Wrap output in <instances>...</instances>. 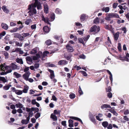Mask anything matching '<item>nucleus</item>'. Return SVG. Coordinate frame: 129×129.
<instances>
[{"label": "nucleus", "mask_w": 129, "mask_h": 129, "mask_svg": "<svg viewBox=\"0 0 129 129\" xmlns=\"http://www.w3.org/2000/svg\"><path fill=\"white\" fill-rule=\"evenodd\" d=\"M40 116V113L38 112L35 115V118L37 119Z\"/></svg>", "instance_id": "de8ad7c7"}, {"label": "nucleus", "mask_w": 129, "mask_h": 129, "mask_svg": "<svg viewBox=\"0 0 129 129\" xmlns=\"http://www.w3.org/2000/svg\"><path fill=\"white\" fill-rule=\"evenodd\" d=\"M86 16L85 14H82L80 16V19L81 21H83L86 19Z\"/></svg>", "instance_id": "b1692460"}, {"label": "nucleus", "mask_w": 129, "mask_h": 129, "mask_svg": "<svg viewBox=\"0 0 129 129\" xmlns=\"http://www.w3.org/2000/svg\"><path fill=\"white\" fill-rule=\"evenodd\" d=\"M35 8L36 6L33 4H32L28 6V9L29 11L28 13L30 16L33 15L36 13L37 11Z\"/></svg>", "instance_id": "f257e3e1"}, {"label": "nucleus", "mask_w": 129, "mask_h": 129, "mask_svg": "<svg viewBox=\"0 0 129 129\" xmlns=\"http://www.w3.org/2000/svg\"><path fill=\"white\" fill-rule=\"evenodd\" d=\"M68 62L65 60H60L58 62V63L59 65H65L68 64Z\"/></svg>", "instance_id": "9b49d317"}, {"label": "nucleus", "mask_w": 129, "mask_h": 129, "mask_svg": "<svg viewBox=\"0 0 129 129\" xmlns=\"http://www.w3.org/2000/svg\"><path fill=\"white\" fill-rule=\"evenodd\" d=\"M18 38L20 41H22L24 39V37L20 35Z\"/></svg>", "instance_id": "864d4df0"}, {"label": "nucleus", "mask_w": 129, "mask_h": 129, "mask_svg": "<svg viewBox=\"0 0 129 129\" xmlns=\"http://www.w3.org/2000/svg\"><path fill=\"white\" fill-rule=\"evenodd\" d=\"M70 118L71 119L77 120L79 121L80 119V118H78L77 117L74 116H70Z\"/></svg>", "instance_id": "e433bc0d"}, {"label": "nucleus", "mask_w": 129, "mask_h": 129, "mask_svg": "<svg viewBox=\"0 0 129 129\" xmlns=\"http://www.w3.org/2000/svg\"><path fill=\"white\" fill-rule=\"evenodd\" d=\"M119 18V15L115 13H109L105 18V19L108 20H110L111 18Z\"/></svg>", "instance_id": "7ed1b4c3"}, {"label": "nucleus", "mask_w": 129, "mask_h": 129, "mask_svg": "<svg viewBox=\"0 0 129 129\" xmlns=\"http://www.w3.org/2000/svg\"><path fill=\"white\" fill-rule=\"evenodd\" d=\"M83 39H82V38H80L78 39V40L79 41V43L82 44L83 45H85V43L83 42Z\"/></svg>", "instance_id": "72a5a7b5"}, {"label": "nucleus", "mask_w": 129, "mask_h": 129, "mask_svg": "<svg viewBox=\"0 0 129 129\" xmlns=\"http://www.w3.org/2000/svg\"><path fill=\"white\" fill-rule=\"evenodd\" d=\"M118 49L119 51L121 52V44L120 43H118Z\"/></svg>", "instance_id": "603ef678"}, {"label": "nucleus", "mask_w": 129, "mask_h": 129, "mask_svg": "<svg viewBox=\"0 0 129 129\" xmlns=\"http://www.w3.org/2000/svg\"><path fill=\"white\" fill-rule=\"evenodd\" d=\"M31 110L32 111H35V113H36V112H38L39 111V109L38 108L36 107V108H34V107H32L31 108Z\"/></svg>", "instance_id": "c85d7f7f"}, {"label": "nucleus", "mask_w": 129, "mask_h": 129, "mask_svg": "<svg viewBox=\"0 0 129 129\" xmlns=\"http://www.w3.org/2000/svg\"><path fill=\"white\" fill-rule=\"evenodd\" d=\"M16 61L17 62L21 64H23V62L22 59L17 58L16 59Z\"/></svg>", "instance_id": "5701e85b"}, {"label": "nucleus", "mask_w": 129, "mask_h": 129, "mask_svg": "<svg viewBox=\"0 0 129 129\" xmlns=\"http://www.w3.org/2000/svg\"><path fill=\"white\" fill-rule=\"evenodd\" d=\"M13 75L15 76L17 78H19L21 77L20 74H18L16 72H14L13 73Z\"/></svg>", "instance_id": "bb28decb"}, {"label": "nucleus", "mask_w": 129, "mask_h": 129, "mask_svg": "<svg viewBox=\"0 0 129 129\" xmlns=\"http://www.w3.org/2000/svg\"><path fill=\"white\" fill-rule=\"evenodd\" d=\"M55 12L57 14H60L61 13V10L58 8H57L55 10Z\"/></svg>", "instance_id": "473e14b6"}, {"label": "nucleus", "mask_w": 129, "mask_h": 129, "mask_svg": "<svg viewBox=\"0 0 129 129\" xmlns=\"http://www.w3.org/2000/svg\"><path fill=\"white\" fill-rule=\"evenodd\" d=\"M31 19H27L25 21V23L26 24H28L29 23H31Z\"/></svg>", "instance_id": "09e8293b"}, {"label": "nucleus", "mask_w": 129, "mask_h": 129, "mask_svg": "<svg viewBox=\"0 0 129 129\" xmlns=\"http://www.w3.org/2000/svg\"><path fill=\"white\" fill-rule=\"evenodd\" d=\"M37 52V50L35 48L33 49L31 51V53L33 54H35Z\"/></svg>", "instance_id": "c03bdc74"}, {"label": "nucleus", "mask_w": 129, "mask_h": 129, "mask_svg": "<svg viewBox=\"0 0 129 129\" xmlns=\"http://www.w3.org/2000/svg\"><path fill=\"white\" fill-rule=\"evenodd\" d=\"M99 18L97 17L95 18L93 20V22L95 24H98L99 23Z\"/></svg>", "instance_id": "f704fd0d"}, {"label": "nucleus", "mask_w": 129, "mask_h": 129, "mask_svg": "<svg viewBox=\"0 0 129 129\" xmlns=\"http://www.w3.org/2000/svg\"><path fill=\"white\" fill-rule=\"evenodd\" d=\"M10 69H11L12 70H15L17 69V66L13 63H12L11 65H10Z\"/></svg>", "instance_id": "9d476101"}, {"label": "nucleus", "mask_w": 129, "mask_h": 129, "mask_svg": "<svg viewBox=\"0 0 129 129\" xmlns=\"http://www.w3.org/2000/svg\"><path fill=\"white\" fill-rule=\"evenodd\" d=\"M102 10L103 11H104L106 12H108L109 11V7H106L105 8H103Z\"/></svg>", "instance_id": "c9c22d12"}, {"label": "nucleus", "mask_w": 129, "mask_h": 129, "mask_svg": "<svg viewBox=\"0 0 129 129\" xmlns=\"http://www.w3.org/2000/svg\"><path fill=\"white\" fill-rule=\"evenodd\" d=\"M11 89L13 90V92H15V93L17 95H20L22 93V90H16L14 87H12L11 88Z\"/></svg>", "instance_id": "423d86ee"}, {"label": "nucleus", "mask_w": 129, "mask_h": 129, "mask_svg": "<svg viewBox=\"0 0 129 129\" xmlns=\"http://www.w3.org/2000/svg\"><path fill=\"white\" fill-rule=\"evenodd\" d=\"M11 86V85H6L3 87L4 89L7 90L9 89L10 87Z\"/></svg>", "instance_id": "7c9ffc66"}, {"label": "nucleus", "mask_w": 129, "mask_h": 129, "mask_svg": "<svg viewBox=\"0 0 129 129\" xmlns=\"http://www.w3.org/2000/svg\"><path fill=\"white\" fill-rule=\"evenodd\" d=\"M66 47L67 49V51L69 52H72L73 51V47L72 46H70L69 45V44H67L66 45Z\"/></svg>", "instance_id": "f8f14e48"}, {"label": "nucleus", "mask_w": 129, "mask_h": 129, "mask_svg": "<svg viewBox=\"0 0 129 129\" xmlns=\"http://www.w3.org/2000/svg\"><path fill=\"white\" fill-rule=\"evenodd\" d=\"M78 92L80 95H82L83 93V92L81 90V87L80 86H79Z\"/></svg>", "instance_id": "a18cd8bd"}, {"label": "nucleus", "mask_w": 129, "mask_h": 129, "mask_svg": "<svg viewBox=\"0 0 129 129\" xmlns=\"http://www.w3.org/2000/svg\"><path fill=\"white\" fill-rule=\"evenodd\" d=\"M112 94L111 92H109L107 93V96L109 98H111L112 97Z\"/></svg>", "instance_id": "5fc2aeb1"}, {"label": "nucleus", "mask_w": 129, "mask_h": 129, "mask_svg": "<svg viewBox=\"0 0 129 129\" xmlns=\"http://www.w3.org/2000/svg\"><path fill=\"white\" fill-rule=\"evenodd\" d=\"M64 57V58H66L67 60H70V61H71L72 60L71 59V56L68 55H67L65 56Z\"/></svg>", "instance_id": "49530a36"}, {"label": "nucleus", "mask_w": 129, "mask_h": 129, "mask_svg": "<svg viewBox=\"0 0 129 129\" xmlns=\"http://www.w3.org/2000/svg\"><path fill=\"white\" fill-rule=\"evenodd\" d=\"M17 23L18 24H22V23L20 21H18L17 22L16 21H14V22H11L10 23V24H16Z\"/></svg>", "instance_id": "4c0bfd02"}, {"label": "nucleus", "mask_w": 129, "mask_h": 129, "mask_svg": "<svg viewBox=\"0 0 129 129\" xmlns=\"http://www.w3.org/2000/svg\"><path fill=\"white\" fill-rule=\"evenodd\" d=\"M48 71L50 73V78L51 79H52L55 76L54 71L50 69H48Z\"/></svg>", "instance_id": "2eb2a0df"}, {"label": "nucleus", "mask_w": 129, "mask_h": 129, "mask_svg": "<svg viewBox=\"0 0 129 129\" xmlns=\"http://www.w3.org/2000/svg\"><path fill=\"white\" fill-rule=\"evenodd\" d=\"M2 28L5 29H7L8 28L7 25H1Z\"/></svg>", "instance_id": "79ce46f5"}, {"label": "nucleus", "mask_w": 129, "mask_h": 129, "mask_svg": "<svg viewBox=\"0 0 129 129\" xmlns=\"http://www.w3.org/2000/svg\"><path fill=\"white\" fill-rule=\"evenodd\" d=\"M33 111H32V110L28 113V116L29 117H31L33 116Z\"/></svg>", "instance_id": "338daca9"}, {"label": "nucleus", "mask_w": 129, "mask_h": 129, "mask_svg": "<svg viewBox=\"0 0 129 129\" xmlns=\"http://www.w3.org/2000/svg\"><path fill=\"white\" fill-rule=\"evenodd\" d=\"M12 70L11 69L8 70V71L6 72H5V71L4 72V75H6L8 73H10L12 72Z\"/></svg>", "instance_id": "bf43d9fd"}, {"label": "nucleus", "mask_w": 129, "mask_h": 129, "mask_svg": "<svg viewBox=\"0 0 129 129\" xmlns=\"http://www.w3.org/2000/svg\"><path fill=\"white\" fill-rule=\"evenodd\" d=\"M119 34V32H117L114 35V38L115 40L117 41L118 39Z\"/></svg>", "instance_id": "aec40b11"}, {"label": "nucleus", "mask_w": 129, "mask_h": 129, "mask_svg": "<svg viewBox=\"0 0 129 129\" xmlns=\"http://www.w3.org/2000/svg\"><path fill=\"white\" fill-rule=\"evenodd\" d=\"M75 95L74 93H72L69 95L70 98L71 99H73L75 98Z\"/></svg>", "instance_id": "8fccbe9b"}, {"label": "nucleus", "mask_w": 129, "mask_h": 129, "mask_svg": "<svg viewBox=\"0 0 129 129\" xmlns=\"http://www.w3.org/2000/svg\"><path fill=\"white\" fill-rule=\"evenodd\" d=\"M79 72L81 73L84 77H86L87 76V74L86 72L84 71H79Z\"/></svg>", "instance_id": "a19ab883"}, {"label": "nucleus", "mask_w": 129, "mask_h": 129, "mask_svg": "<svg viewBox=\"0 0 129 129\" xmlns=\"http://www.w3.org/2000/svg\"><path fill=\"white\" fill-rule=\"evenodd\" d=\"M106 91L107 92H110L111 91V87L110 86H109L107 89L106 88Z\"/></svg>", "instance_id": "052dcab7"}, {"label": "nucleus", "mask_w": 129, "mask_h": 129, "mask_svg": "<svg viewBox=\"0 0 129 129\" xmlns=\"http://www.w3.org/2000/svg\"><path fill=\"white\" fill-rule=\"evenodd\" d=\"M21 122L23 124H27L28 123L27 122L26 120L24 119L22 120Z\"/></svg>", "instance_id": "4d7b16f0"}, {"label": "nucleus", "mask_w": 129, "mask_h": 129, "mask_svg": "<svg viewBox=\"0 0 129 129\" xmlns=\"http://www.w3.org/2000/svg\"><path fill=\"white\" fill-rule=\"evenodd\" d=\"M109 111L111 113H113L114 115L117 116L118 115V114L115 111L114 109H109Z\"/></svg>", "instance_id": "393cba45"}, {"label": "nucleus", "mask_w": 129, "mask_h": 129, "mask_svg": "<svg viewBox=\"0 0 129 129\" xmlns=\"http://www.w3.org/2000/svg\"><path fill=\"white\" fill-rule=\"evenodd\" d=\"M6 64L5 63H4L3 64H1L0 65V70L1 71H5L4 69L5 67Z\"/></svg>", "instance_id": "412c9836"}, {"label": "nucleus", "mask_w": 129, "mask_h": 129, "mask_svg": "<svg viewBox=\"0 0 129 129\" xmlns=\"http://www.w3.org/2000/svg\"><path fill=\"white\" fill-rule=\"evenodd\" d=\"M90 35H88L87 36V37H84V38H83V39L85 41H87V40H88V39H89V37H90Z\"/></svg>", "instance_id": "6e6d98bb"}, {"label": "nucleus", "mask_w": 129, "mask_h": 129, "mask_svg": "<svg viewBox=\"0 0 129 129\" xmlns=\"http://www.w3.org/2000/svg\"><path fill=\"white\" fill-rule=\"evenodd\" d=\"M44 6V11L45 12L47 13L48 12V6L47 5V4L45 3L43 5Z\"/></svg>", "instance_id": "4468645a"}, {"label": "nucleus", "mask_w": 129, "mask_h": 129, "mask_svg": "<svg viewBox=\"0 0 129 129\" xmlns=\"http://www.w3.org/2000/svg\"><path fill=\"white\" fill-rule=\"evenodd\" d=\"M44 31L46 33H48L49 31L50 28L47 26L44 27L43 28Z\"/></svg>", "instance_id": "dca6fc26"}, {"label": "nucleus", "mask_w": 129, "mask_h": 129, "mask_svg": "<svg viewBox=\"0 0 129 129\" xmlns=\"http://www.w3.org/2000/svg\"><path fill=\"white\" fill-rule=\"evenodd\" d=\"M103 116V114L101 113H99L98 114V115H97L96 116V119L99 121H101L103 120V119H101L99 117H101Z\"/></svg>", "instance_id": "6ab92c4d"}, {"label": "nucleus", "mask_w": 129, "mask_h": 129, "mask_svg": "<svg viewBox=\"0 0 129 129\" xmlns=\"http://www.w3.org/2000/svg\"><path fill=\"white\" fill-rule=\"evenodd\" d=\"M105 27L106 29L110 30L113 34H114V28L112 27L111 25H106Z\"/></svg>", "instance_id": "6e6552de"}, {"label": "nucleus", "mask_w": 129, "mask_h": 129, "mask_svg": "<svg viewBox=\"0 0 129 129\" xmlns=\"http://www.w3.org/2000/svg\"><path fill=\"white\" fill-rule=\"evenodd\" d=\"M79 57L81 58L85 59V56L83 54H82L79 56Z\"/></svg>", "instance_id": "774afa93"}, {"label": "nucleus", "mask_w": 129, "mask_h": 129, "mask_svg": "<svg viewBox=\"0 0 129 129\" xmlns=\"http://www.w3.org/2000/svg\"><path fill=\"white\" fill-rule=\"evenodd\" d=\"M15 44L17 46H22V44L21 43H20L18 42H15Z\"/></svg>", "instance_id": "0e129e2a"}, {"label": "nucleus", "mask_w": 129, "mask_h": 129, "mask_svg": "<svg viewBox=\"0 0 129 129\" xmlns=\"http://www.w3.org/2000/svg\"><path fill=\"white\" fill-rule=\"evenodd\" d=\"M108 125V122L105 121L103 122L102 123V125L104 127H107Z\"/></svg>", "instance_id": "a878e982"}, {"label": "nucleus", "mask_w": 129, "mask_h": 129, "mask_svg": "<svg viewBox=\"0 0 129 129\" xmlns=\"http://www.w3.org/2000/svg\"><path fill=\"white\" fill-rule=\"evenodd\" d=\"M55 16L54 13L51 14L50 16V19H49L48 18H45L43 16H42V20L44 21V22L46 23L50 24L49 22L53 21L55 19Z\"/></svg>", "instance_id": "f03ea898"}, {"label": "nucleus", "mask_w": 129, "mask_h": 129, "mask_svg": "<svg viewBox=\"0 0 129 129\" xmlns=\"http://www.w3.org/2000/svg\"><path fill=\"white\" fill-rule=\"evenodd\" d=\"M30 74V73L29 71L26 72L23 75V77L25 80L26 81H28L29 77Z\"/></svg>", "instance_id": "1a4fd4ad"}, {"label": "nucleus", "mask_w": 129, "mask_h": 129, "mask_svg": "<svg viewBox=\"0 0 129 129\" xmlns=\"http://www.w3.org/2000/svg\"><path fill=\"white\" fill-rule=\"evenodd\" d=\"M123 119L126 121H129V118L127 117L126 116H124L123 117Z\"/></svg>", "instance_id": "e2e57ef3"}, {"label": "nucleus", "mask_w": 129, "mask_h": 129, "mask_svg": "<svg viewBox=\"0 0 129 129\" xmlns=\"http://www.w3.org/2000/svg\"><path fill=\"white\" fill-rule=\"evenodd\" d=\"M20 34L18 33H15L14 34V36L15 38H18Z\"/></svg>", "instance_id": "13d9d810"}, {"label": "nucleus", "mask_w": 129, "mask_h": 129, "mask_svg": "<svg viewBox=\"0 0 129 129\" xmlns=\"http://www.w3.org/2000/svg\"><path fill=\"white\" fill-rule=\"evenodd\" d=\"M35 1V2L33 4L36 7H37V8L38 10L41 9H42V7L41 6V4L39 2L38 0H34Z\"/></svg>", "instance_id": "39448f33"}, {"label": "nucleus", "mask_w": 129, "mask_h": 129, "mask_svg": "<svg viewBox=\"0 0 129 129\" xmlns=\"http://www.w3.org/2000/svg\"><path fill=\"white\" fill-rule=\"evenodd\" d=\"M23 25L19 26V27H16L15 28H13L12 29H11L10 30V32L11 33H14L16 32L17 30H21L23 27Z\"/></svg>", "instance_id": "0eeeda50"}, {"label": "nucleus", "mask_w": 129, "mask_h": 129, "mask_svg": "<svg viewBox=\"0 0 129 129\" xmlns=\"http://www.w3.org/2000/svg\"><path fill=\"white\" fill-rule=\"evenodd\" d=\"M16 106L17 108H22L23 107V105L20 103H18L16 104Z\"/></svg>", "instance_id": "58836bf2"}, {"label": "nucleus", "mask_w": 129, "mask_h": 129, "mask_svg": "<svg viewBox=\"0 0 129 129\" xmlns=\"http://www.w3.org/2000/svg\"><path fill=\"white\" fill-rule=\"evenodd\" d=\"M29 88V87L27 86H24V89L22 91V92L24 93H26L27 92Z\"/></svg>", "instance_id": "a211bd4d"}, {"label": "nucleus", "mask_w": 129, "mask_h": 129, "mask_svg": "<svg viewBox=\"0 0 129 129\" xmlns=\"http://www.w3.org/2000/svg\"><path fill=\"white\" fill-rule=\"evenodd\" d=\"M26 60L27 61V63H28L27 61H29L30 62H32L33 60L29 56H27L26 58Z\"/></svg>", "instance_id": "cd10ccee"}, {"label": "nucleus", "mask_w": 129, "mask_h": 129, "mask_svg": "<svg viewBox=\"0 0 129 129\" xmlns=\"http://www.w3.org/2000/svg\"><path fill=\"white\" fill-rule=\"evenodd\" d=\"M100 30V28L99 26H97L94 25L93 26L91 27L90 29V32H94L95 33H97Z\"/></svg>", "instance_id": "20e7f679"}, {"label": "nucleus", "mask_w": 129, "mask_h": 129, "mask_svg": "<svg viewBox=\"0 0 129 129\" xmlns=\"http://www.w3.org/2000/svg\"><path fill=\"white\" fill-rule=\"evenodd\" d=\"M54 38L57 40H59V39H61V36H58L57 35H55L54 36Z\"/></svg>", "instance_id": "3c124183"}, {"label": "nucleus", "mask_w": 129, "mask_h": 129, "mask_svg": "<svg viewBox=\"0 0 129 129\" xmlns=\"http://www.w3.org/2000/svg\"><path fill=\"white\" fill-rule=\"evenodd\" d=\"M0 81H2L3 83H5L7 82V81L5 77H0Z\"/></svg>", "instance_id": "4be33fe9"}, {"label": "nucleus", "mask_w": 129, "mask_h": 129, "mask_svg": "<svg viewBox=\"0 0 129 129\" xmlns=\"http://www.w3.org/2000/svg\"><path fill=\"white\" fill-rule=\"evenodd\" d=\"M74 69H76L77 70L81 69V67L79 66H77V65L75 66L74 67Z\"/></svg>", "instance_id": "680f3d73"}, {"label": "nucleus", "mask_w": 129, "mask_h": 129, "mask_svg": "<svg viewBox=\"0 0 129 129\" xmlns=\"http://www.w3.org/2000/svg\"><path fill=\"white\" fill-rule=\"evenodd\" d=\"M2 9L3 11L5 12L8 13L9 12V11L6 8V7L5 6H3L2 7Z\"/></svg>", "instance_id": "c756f323"}, {"label": "nucleus", "mask_w": 129, "mask_h": 129, "mask_svg": "<svg viewBox=\"0 0 129 129\" xmlns=\"http://www.w3.org/2000/svg\"><path fill=\"white\" fill-rule=\"evenodd\" d=\"M50 117L52 118L53 121H56L57 120V118L55 115L53 114V113H52Z\"/></svg>", "instance_id": "f3484780"}, {"label": "nucleus", "mask_w": 129, "mask_h": 129, "mask_svg": "<svg viewBox=\"0 0 129 129\" xmlns=\"http://www.w3.org/2000/svg\"><path fill=\"white\" fill-rule=\"evenodd\" d=\"M49 53V52L47 51H45L44 52L43 54V57H44L47 56V54Z\"/></svg>", "instance_id": "37998d69"}, {"label": "nucleus", "mask_w": 129, "mask_h": 129, "mask_svg": "<svg viewBox=\"0 0 129 129\" xmlns=\"http://www.w3.org/2000/svg\"><path fill=\"white\" fill-rule=\"evenodd\" d=\"M61 124L64 126H66V121H62L61 122Z\"/></svg>", "instance_id": "69168bd1"}, {"label": "nucleus", "mask_w": 129, "mask_h": 129, "mask_svg": "<svg viewBox=\"0 0 129 129\" xmlns=\"http://www.w3.org/2000/svg\"><path fill=\"white\" fill-rule=\"evenodd\" d=\"M45 43L46 44L48 45H50L52 44V42L49 39L47 40L45 42Z\"/></svg>", "instance_id": "2f4dec72"}, {"label": "nucleus", "mask_w": 129, "mask_h": 129, "mask_svg": "<svg viewBox=\"0 0 129 129\" xmlns=\"http://www.w3.org/2000/svg\"><path fill=\"white\" fill-rule=\"evenodd\" d=\"M101 108L102 109H104L106 108H111V107L110 106V105L107 104H103L101 107Z\"/></svg>", "instance_id": "ddd939ff"}, {"label": "nucleus", "mask_w": 129, "mask_h": 129, "mask_svg": "<svg viewBox=\"0 0 129 129\" xmlns=\"http://www.w3.org/2000/svg\"><path fill=\"white\" fill-rule=\"evenodd\" d=\"M60 111H58L56 110H55L54 111L53 113L54 115H60Z\"/></svg>", "instance_id": "ea45409f"}]
</instances>
